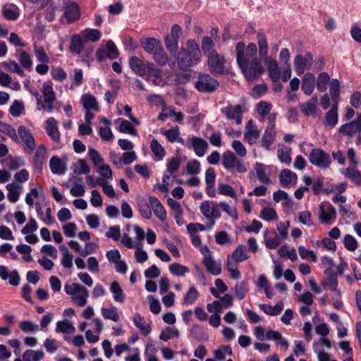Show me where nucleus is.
Returning <instances> with one entry per match:
<instances>
[{"label":"nucleus","mask_w":361,"mask_h":361,"mask_svg":"<svg viewBox=\"0 0 361 361\" xmlns=\"http://www.w3.org/2000/svg\"><path fill=\"white\" fill-rule=\"evenodd\" d=\"M235 49L236 61L245 78L248 82L257 79L264 72L260 60L257 57L247 59L245 56V44L243 42L237 43Z\"/></svg>","instance_id":"obj_1"},{"label":"nucleus","mask_w":361,"mask_h":361,"mask_svg":"<svg viewBox=\"0 0 361 361\" xmlns=\"http://www.w3.org/2000/svg\"><path fill=\"white\" fill-rule=\"evenodd\" d=\"M200 46L195 39H190L186 42V47H181L176 57L178 68L188 71L201 61Z\"/></svg>","instance_id":"obj_2"},{"label":"nucleus","mask_w":361,"mask_h":361,"mask_svg":"<svg viewBox=\"0 0 361 361\" xmlns=\"http://www.w3.org/2000/svg\"><path fill=\"white\" fill-rule=\"evenodd\" d=\"M140 42L145 51L151 54L159 65L164 66L168 63V54L164 51L159 39L154 37H145L142 38Z\"/></svg>","instance_id":"obj_3"},{"label":"nucleus","mask_w":361,"mask_h":361,"mask_svg":"<svg viewBox=\"0 0 361 361\" xmlns=\"http://www.w3.org/2000/svg\"><path fill=\"white\" fill-rule=\"evenodd\" d=\"M219 82L208 73H200L195 83V89L202 93H212L219 87Z\"/></svg>","instance_id":"obj_4"},{"label":"nucleus","mask_w":361,"mask_h":361,"mask_svg":"<svg viewBox=\"0 0 361 361\" xmlns=\"http://www.w3.org/2000/svg\"><path fill=\"white\" fill-rule=\"evenodd\" d=\"M308 159L312 165L323 169L329 168L332 162L330 154L321 148H313Z\"/></svg>","instance_id":"obj_5"},{"label":"nucleus","mask_w":361,"mask_h":361,"mask_svg":"<svg viewBox=\"0 0 361 361\" xmlns=\"http://www.w3.org/2000/svg\"><path fill=\"white\" fill-rule=\"evenodd\" d=\"M214 204V202L213 201L205 200L200 207L202 214L209 220V223L206 227L207 230H210L213 228L215 224V219H219L221 215L219 209Z\"/></svg>","instance_id":"obj_6"},{"label":"nucleus","mask_w":361,"mask_h":361,"mask_svg":"<svg viewBox=\"0 0 361 361\" xmlns=\"http://www.w3.org/2000/svg\"><path fill=\"white\" fill-rule=\"evenodd\" d=\"M226 59L223 55L218 52H213L207 57V65L210 73L214 75H222L228 73L225 66Z\"/></svg>","instance_id":"obj_7"},{"label":"nucleus","mask_w":361,"mask_h":361,"mask_svg":"<svg viewBox=\"0 0 361 361\" xmlns=\"http://www.w3.org/2000/svg\"><path fill=\"white\" fill-rule=\"evenodd\" d=\"M181 35V27L178 24L172 25L170 33L164 38L166 48L170 54H173L177 51L178 48V40Z\"/></svg>","instance_id":"obj_8"},{"label":"nucleus","mask_w":361,"mask_h":361,"mask_svg":"<svg viewBox=\"0 0 361 361\" xmlns=\"http://www.w3.org/2000/svg\"><path fill=\"white\" fill-rule=\"evenodd\" d=\"M184 146L189 149H193L195 154L199 157H202L208 149L207 141L197 136L188 137L185 142Z\"/></svg>","instance_id":"obj_9"},{"label":"nucleus","mask_w":361,"mask_h":361,"mask_svg":"<svg viewBox=\"0 0 361 361\" xmlns=\"http://www.w3.org/2000/svg\"><path fill=\"white\" fill-rule=\"evenodd\" d=\"M313 55L311 52H306L304 56L297 54L294 59V68L298 75L303 74L305 69L310 68L313 63Z\"/></svg>","instance_id":"obj_10"},{"label":"nucleus","mask_w":361,"mask_h":361,"mask_svg":"<svg viewBox=\"0 0 361 361\" xmlns=\"http://www.w3.org/2000/svg\"><path fill=\"white\" fill-rule=\"evenodd\" d=\"M319 218L322 224H332L336 218V209L330 203L321 204Z\"/></svg>","instance_id":"obj_11"},{"label":"nucleus","mask_w":361,"mask_h":361,"mask_svg":"<svg viewBox=\"0 0 361 361\" xmlns=\"http://www.w3.org/2000/svg\"><path fill=\"white\" fill-rule=\"evenodd\" d=\"M128 64L130 68L136 75L144 77V75H146V72L149 71V68L152 63L149 62L144 63L142 60L140 59L137 56H133L129 59Z\"/></svg>","instance_id":"obj_12"},{"label":"nucleus","mask_w":361,"mask_h":361,"mask_svg":"<svg viewBox=\"0 0 361 361\" xmlns=\"http://www.w3.org/2000/svg\"><path fill=\"white\" fill-rule=\"evenodd\" d=\"M80 16L81 13L80 7L78 4L74 1H71L67 4L63 15L68 24H71L78 20Z\"/></svg>","instance_id":"obj_13"},{"label":"nucleus","mask_w":361,"mask_h":361,"mask_svg":"<svg viewBox=\"0 0 361 361\" xmlns=\"http://www.w3.org/2000/svg\"><path fill=\"white\" fill-rule=\"evenodd\" d=\"M221 112L226 115L229 120H235L236 124H241L243 110L242 106L240 104H237L234 106L228 104V106L221 108Z\"/></svg>","instance_id":"obj_14"},{"label":"nucleus","mask_w":361,"mask_h":361,"mask_svg":"<svg viewBox=\"0 0 361 361\" xmlns=\"http://www.w3.org/2000/svg\"><path fill=\"white\" fill-rule=\"evenodd\" d=\"M143 78H145L147 81L151 82L155 85L163 86L165 84L161 76V71L155 68L153 63L149 67V71L146 72V75H145Z\"/></svg>","instance_id":"obj_15"},{"label":"nucleus","mask_w":361,"mask_h":361,"mask_svg":"<svg viewBox=\"0 0 361 361\" xmlns=\"http://www.w3.org/2000/svg\"><path fill=\"white\" fill-rule=\"evenodd\" d=\"M316 86V78L312 73H306L302 78L301 89L305 95L310 96Z\"/></svg>","instance_id":"obj_16"},{"label":"nucleus","mask_w":361,"mask_h":361,"mask_svg":"<svg viewBox=\"0 0 361 361\" xmlns=\"http://www.w3.org/2000/svg\"><path fill=\"white\" fill-rule=\"evenodd\" d=\"M338 122V105L333 104L330 109L326 113L323 123L325 126L335 127Z\"/></svg>","instance_id":"obj_17"},{"label":"nucleus","mask_w":361,"mask_h":361,"mask_svg":"<svg viewBox=\"0 0 361 361\" xmlns=\"http://www.w3.org/2000/svg\"><path fill=\"white\" fill-rule=\"evenodd\" d=\"M149 204L154 215L162 222L166 219V212L159 199L154 196L149 197Z\"/></svg>","instance_id":"obj_18"},{"label":"nucleus","mask_w":361,"mask_h":361,"mask_svg":"<svg viewBox=\"0 0 361 361\" xmlns=\"http://www.w3.org/2000/svg\"><path fill=\"white\" fill-rule=\"evenodd\" d=\"M280 184L282 187H287L290 184H296L298 180L297 174L290 169H284L281 170L279 176Z\"/></svg>","instance_id":"obj_19"},{"label":"nucleus","mask_w":361,"mask_h":361,"mask_svg":"<svg viewBox=\"0 0 361 361\" xmlns=\"http://www.w3.org/2000/svg\"><path fill=\"white\" fill-rule=\"evenodd\" d=\"M49 167L54 174L63 175L66 173L67 166L65 161L57 156H54L49 161Z\"/></svg>","instance_id":"obj_20"},{"label":"nucleus","mask_w":361,"mask_h":361,"mask_svg":"<svg viewBox=\"0 0 361 361\" xmlns=\"http://www.w3.org/2000/svg\"><path fill=\"white\" fill-rule=\"evenodd\" d=\"M47 133L54 142H56L60 140L61 134L58 128V122L54 117L47 119Z\"/></svg>","instance_id":"obj_21"},{"label":"nucleus","mask_w":361,"mask_h":361,"mask_svg":"<svg viewBox=\"0 0 361 361\" xmlns=\"http://www.w3.org/2000/svg\"><path fill=\"white\" fill-rule=\"evenodd\" d=\"M18 133L21 140L30 149L35 148V139L30 129L24 126H20L18 128Z\"/></svg>","instance_id":"obj_22"},{"label":"nucleus","mask_w":361,"mask_h":361,"mask_svg":"<svg viewBox=\"0 0 361 361\" xmlns=\"http://www.w3.org/2000/svg\"><path fill=\"white\" fill-rule=\"evenodd\" d=\"M318 99L317 96H314L307 102L300 105L301 112L306 116H314L316 114Z\"/></svg>","instance_id":"obj_23"},{"label":"nucleus","mask_w":361,"mask_h":361,"mask_svg":"<svg viewBox=\"0 0 361 361\" xmlns=\"http://www.w3.org/2000/svg\"><path fill=\"white\" fill-rule=\"evenodd\" d=\"M324 274L326 276L325 281L329 290L341 294V292L338 290V276L334 274V271L331 268H327L324 270Z\"/></svg>","instance_id":"obj_24"},{"label":"nucleus","mask_w":361,"mask_h":361,"mask_svg":"<svg viewBox=\"0 0 361 361\" xmlns=\"http://www.w3.org/2000/svg\"><path fill=\"white\" fill-rule=\"evenodd\" d=\"M265 62L271 80L273 82H278L281 78V72L276 61L269 59L267 61H265Z\"/></svg>","instance_id":"obj_25"},{"label":"nucleus","mask_w":361,"mask_h":361,"mask_svg":"<svg viewBox=\"0 0 361 361\" xmlns=\"http://www.w3.org/2000/svg\"><path fill=\"white\" fill-rule=\"evenodd\" d=\"M202 264L205 267L207 271L214 276H218L221 273V264L216 262L213 257L209 258H203Z\"/></svg>","instance_id":"obj_26"},{"label":"nucleus","mask_w":361,"mask_h":361,"mask_svg":"<svg viewBox=\"0 0 361 361\" xmlns=\"http://www.w3.org/2000/svg\"><path fill=\"white\" fill-rule=\"evenodd\" d=\"M84 38L80 35H73L71 37L70 51L73 54H80L84 49Z\"/></svg>","instance_id":"obj_27"},{"label":"nucleus","mask_w":361,"mask_h":361,"mask_svg":"<svg viewBox=\"0 0 361 361\" xmlns=\"http://www.w3.org/2000/svg\"><path fill=\"white\" fill-rule=\"evenodd\" d=\"M257 44L259 47V56L261 59L267 61L268 44L267 37L263 32H258L257 35Z\"/></svg>","instance_id":"obj_28"},{"label":"nucleus","mask_w":361,"mask_h":361,"mask_svg":"<svg viewBox=\"0 0 361 361\" xmlns=\"http://www.w3.org/2000/svg\"><path fill=\"white\" fill-rule=\"evenodd\" d=\"M100 121L106 126L105 127L101 126L99 128V134L100 137L105 141L112 140L114 139V134L111 128L109 127L111 125V121L106 117H102L100 119Z\"/></svg>","instance_id":"obj_29"},{"label":"nucleus","mask_w":361,"mask_h":361,"mask_svg":"<svg viewBox=\"0 0 361 361\" xmlns=\"http://www.w3.org/2000/svg\"><path fill=\"white\" fill-rule=\"evenodd\" d=\"M258 180L264 185L271 184V179L265 171V165L260 162H256L254 165Z\"/></svg>","instance_id":"obj_30"},{"label":"nucleus","mask_w":361,"mask_h":361,"mask_svg":"<svg viewBox=\"0 0 361 361\" xmlns=\"http://www.w3.org/2000/svg\"><path fill=\"white\" fill-rule=\"evenodd\" d=\"M162 134L166 136L168 141L171 143L177 142L183 145L185 144V140L180 137V131L178 126L166 130L162 132Z\"/></svg>","instance_id":"obj_31"},{"label":"nucleus","mask_w":361,"mask_h":361,"mask_svg":"<svg viewBox=\"0 0 361 361\" xmlns=\"http://www.w3.org/2000/svg\"><path fill=\"white\" fill-rule=\"evenodd\" d=\"M356 166L348 167L342 171V173L357 186H361V173Z\"/></svg>","instance_id":"obj_32"},{"label":"nucleus","mask_w":361,"mask_h":361,"mask_svg":"<svg viewBox=\"0 0 361 361\" xmlns=\"http://www.w3.org/2000/svg\"><path fill=\"white\" fill-rule=\"evenodd\" d=\"M81 35L84 38V41L96 42L102 37V32L97 29L85 28L81 32Z\"/></svg>","instance_id":"obj_33"},{"label":"nucleus","mask_w":361,"mask_h":361,"mask_svg":"<svg viewBox=\"0 0 361 361\" xmlns=\"http://www.w3.org/2000/svg\"><path fill=\"white\" fill-rule=\"evenodd\" d=\"M150 148L154 155L155 161H161L166 155V151L157 140L153 139L150 142Z\"/></svg>","instance_id":"obj_34"},{"label":"nucleus","mask_w":361,"mask_h":361,"mask_svg":"<svg viewBox=\"0 0 361 361\" xmlns=\"http://www.w3.org/2000/svg\"><path fill=\"white\" fill-rule=\"evenodd\" d=\"M259 308L265 314L270 316H277L283 310V303L282 302H278L274 306H271L268 304L259 305Z\"/></svg>","instance_id":"obj_35"},{"label":"nucleus","mask_w":361,"mask_h":361,"mask_svg":"<svg viewBox=\"0 0 361 361\" xmlns=\"http://www.w3.org/2000/svg\"><path fill=\"white\" fill-rule=\"evenodd\" d=\"M331 79L327 72H321L316 79V87L319 92H325L327 90V85L331 82Z\"/></svg>","instance_id":"obj_36"},{"label":"nucleus","mask_w":361,"mask_h":361,"mask_svg":"<svg viewBox=\"0 0 361 361\" xmlns=\"http://www.w3.org/2000/svg\"><path fill=\"white\" fill-rule=\"evenodd\" d=\"M276 139L275 129L267 128L262 139V147L266 150H270Z\"/></svg>","instance_id":"obj_37"},{"label":"nucleus","mask_w":361,"mask_h":361,"mask_svg":"<svg viewBox=\"0 0 361 361\" xmlns=\"http://www.w3.org/2000/svg\"><path fill=\"white\" fill-rule=\"evenodd\" d=\"M44 159L45 145L42 144L35 152L34 156V166L37 169H38L40 171V173H42V171Z\"/></svg>","instance_id":"obj_38"},{"label":"nucleus","mask_w":361,"mask_h":361,"mask_svg":"<svg viewBox=\"0 0 361 361\" xmlns=\"http://www.w3.org/2000/svg\"><path fill=\"white\" fill-rule=\"evenodd\" d=\"M329 87V96L331 98L333 104L338 105L340 97V82L336 78H332Z\"/></svg>","instance_id":"obj_39"},{"label":"nucleus","mask_w":361,"mask_h":361,"mask_svg":"<svg viewBox=\"0 0 361 361\" xmlns=\"http://www.w3.org/2000/svg\"><path fill=\"white\" fill-rule=\"evenodd\" d=\"M81 103L86 110H98V103L96 97L91 94H84L81 98Z\"/></svg>","instance_id":"obj_40"},{"label":"nucleus","mask_w":361,"mask_h":361,"mask_svg":"<svg viewBox=\"0 0 361 361\" xmlns=\"http://www.w3.org/2000/svg\"><path fill=\"white\" fill-rule=\"evenodd\" d=\"M116 122L119 123V126L118 127V130L119 132L122 133H127L133 136L137 135V132L134 126L127 120L123 118H118Z\"/></svg>","instance_id":"obj_41"},{"label":"nucleus","mask_w":361,"mask_h":361,"mask_svg":"<svg viewBox=\"0 0 361 361\" xmlns=\"http://www.w3.org/2000/svg\"><path fill=\"white\" fill-rule=\"evenodd\" d=\"M214 47L215 44L212 37L205 36L202 38L201 42V50L204 55L209 57V56H211L213 52H217L214 49Z\"/></svg>","instance_id":"obj_42"},{"label":"nucleus","mask_w":361,"mask_h":361,"mask_svg":"<svg viewBox=\"0 0 361 361\" xmlns=\"http://www.w3.org/2000/svg\"><path fill=\"white\" fill-rule=\"evenodd\" d=\"M238 159L235 154L231 150H226L223 154L222 164L226 169H231L235 167Z\"/></svg>","instance_id":"obj_43"},{"label":"nucleus","mask_w":361,"mask_h":361,"mask_svg":"<svg viewBox=\"0 0 361 361\" xmlns=\"http://www.w3.org/2000/svg\"><path fill=\"white\" fill-rule=\"evenodd\" d=\"M1 163L6 165L11 171L16 170L20 166L24 165L23 159L21 157H12L10 156L6 159H1Z\"/></svg>","instance_id":"obj_44"},{"label":"nucleus","mask_w":361,"mask_h":361,"mask_svg":"<svg viewBox=\"0 0 361 361\" xmlns=\"http://www.w3.org/2000/svg\"><path fill=\"white\" fill-rule=\"evenodd\" d=\"M231 258L237 263L247 260L249 258V255L246 252L245 245H238L236 249L232 252Z\"/></svg>","instance_id":"obj_45"},{"label":"nucleus","mask_w":361,"mask_h":361,"mask_svg":"<svg viewBox=\"0 0 361 361\" xmlns=\"http://www.w3.org/2000/svg\"><path fill=\"white\" fill-rule=\"evenodd\" d=\"M56 331L63 334H72L75 331V328L72 322L67 319H63L56 323Z\"/></svg>","instance_id":"obj_46"},{"label":"nucleus","mask_w":361,"mask_h":361,"mask_svg":"<svg viewBox=\"0 0 361 361\" xmlns=\"http://www.w3.org/2000/svg\"><path fill=\"white\" fill-rule=\"evenodd\" d=\"M59 249L62 252L61 264L66 269H71L73 267V255L64 245H60Z\"/></svg>","instance_id":"obj_47"},{"label":"nucleus","mask_w":361,"mask_h":361,"mask_svg":"<svg viewBox=\"0 0 361 361\" xmlns=\"http://www.w3.org/2000/svg\"><path fill=\"white\" fill-rule=\"evenodd\" d=\"M8 192L7 194V198L11 203H15L19 200L20 191L18 189L21 188L20 185H15L13 183L7 184L6 186Z\"/></svg>","instance_id":"obj_48"},{"label":"nucleus","mask_w":361,"mask_h":361,"mask_svg":"<svg viewBox=\"0 0 361 361\" xmlns=\"http://www.w3.org/2000/svg\"><path fill=\"white\" fill-rule=\"evenodd\" d=\"M358 131L357 127L355 126L353 121L341 125L338 130L339 134L348 137L353 136Z\"/></svg>","instance_id":"obj_49"},{"label":"nucleus","mask_w":361,"mask_h":361,"mask_svg":"<svg viewBox=\"0 0 361 361\" xmlns=\"http://www.w3.org/2000/svg\"><path fill=\"white\" fill-rule=\"evenodd\" d=\"M110 291L113 294L114 300L116 302H123L124 293L119 283L114 281L110 285Z\"/></svg>","instance_id":"obj_50"},{"label":"nucleus","mask_w":361,"mask_h":361,"mask_svg":"<svg viewBox=\"0 0 361 361\" xmlns=\"http://www.w3.org/2000/svg\"><path fill=\"white\" fill-rule=\"evenodd\" d=\"M42 350H26L23 354V361H39L44 357Z\"/></svg>","instance_id":"obj_51"},{"label":"nucleus","mask_w":361,"mask_h":361,"mask_svg":"<svg viewBox=\"0 0 361 361\" xmlns=\"http://www.w3.org/2000/svg\"><path fill=\"white\" fill-rule=\"evenodd\" d=\"M137 206L140 215L145 219H150L152 214L149 201L147 202L143 199L138 202Z\"/></svg>","instance_id":"obj_52"},{"label":"nucleus","mask_w":361,"mask_h":361,"mask_svg":"<svg viewBox=\"0 0 361 361\" xmlns=\"http://www.w3.org/2000/svg\"><path fill=\"white\" fill-rule=\"evenodd\" d=\"M102 317L106 319H111L114 322H118L119 320V314L117 311V308L114 306L111 307H102L101 310Z\"/></svg>","instance_id":"obj_53"},{"label":"nucleus","mask_w":361,"mask_h":361,"mask_svg":"<svg viewBox=\"0 0 361 361\" xmlns=\"http://www.w3.org/2000/svg\"><path fill=\"white\" fill-rule=\"evenodd\" d=\"M199 292L194 286H190L184 295L183 304L190 305L193 304L199 297Z\"/></svg>","instance_id":"obj_54"},{"label":"nucleus","mask_w":361,"mask_h":361,"mask_svg":"<svg viewBox=\"0 0 361 361\" xmlns=\"http://www.w3.org/2000/svg\"><path fill=\"white\" fill-rule=\"evenodd\" d=\"M19 328L26 334H35L39 329L38 324L28 320L20 322L19 324Z\"/></svg>","instance_id":"obj_55"},{"label":"nucleus","mask_w":361,"mask_h":361,"mask_svg":"<svg viewBox=\"0 0 361 361\" xmlns=\"http://www.w3.org/2000/svg\"><path fill=\"white\" fill-rule=\"evenodd\" d=\"M170 272L177 276H184L187 273H189L190 269L184 265L179 263H173L169 265Z\"/></svg>","instance_id":"obj_56"},{"label":"nucleus","mask_w":361,"mask_h":361,"mask_svg":"<svg viewBox=\"0 0 361 361\" xmlns=\"http://www.w3.org/2000/svg\"><path fill=\"white\" fill-rule=\"evenodd\" d=\"M259 217L266 221H271L278 219V215L276 210L272 207L263 208L259 214Z\"/></svg>","instance_id":"obj_57"},{"label":"nucleus","mask_w":361,"mask_h":361,"mask_svg":"<svg viewBox=\"0 0 361 361\" xmlns=\"http://www.w3.org/2000/svg\"><path fill=\"white\" fill-rule=\"evenodd\" d=\"M0 131L8 135L13 141L16 142H18V137L16 130L12 126L0 121Z\"/></svg>","instance_id":"obj_58"},{"label":"nucleus","mask_w":361,"mask_h":361,"mask_svg":"<svg viewBox=\"0 0 361 361\" xmlns=\"http://www.w3.org/2000/svg\"><path fill=\"white\" fill-rule=\"evenodd\" d=\"M75 295L74 301L80 307H82L87 303V298L89 296L88 290L86 288L82 287Z\"/></svg>","instance_id":"obj_59"},{"label":"nucleus","mask_w":361,"mask_h":361,"mask_svg":"<svg viewBox=\"0 0 361 361\" xmlns=\"http://www.w3.org/2000/svg\"><path fill=\"white\" fill-rule=\"evenodd\" d=\"M25 109L24 102L20 100H14L9 108V113L14 117H18Z\"/></svg>","instance_id":"obj_60"},{"label":"nucleus","mask_w":361,"mask_h":361,"mask_svg":"<svg viewBox=\"0 0 361 361\" xmlns=\"http://www.w3.org/2000/svg\"><path fill=\"white\" fill-rule=\"evenodd\" d=\"M104 49L106 50V54L109 56V59L114 60L118 57L119 51L112 40L106 42Z\"/></svg>","instance_id":"obj_61"},{"label":"nucleus","mask_w":361,"mask_h":361,"mask_svg":"<svg viewBox=\"0 0 361 361\" xmlns=\"http://www.w3.org/2000/svg\"><path fill=\"white\" fill-rule=\"evenodd\" d=\"M214 205L217 206V208L221 207V209L226 212L228 215L233 218L234 219H238V213L236 208L234 207L230 206L226 202H220L219 204L214 202Z\"/></svg>","instance_id":"obj_62"},{"label":"nucleus","mask_w":361,"mask_h":361,"mask_svg":"<svg viewBox=\"0 0 361 361\" xmlns=\"http://www.w3.org/2000/svg\"><path fill=\"white\" fill-rule=\"evenodd\" d=\"M343 244L348 251H355L358 246L357 240L350 234H346L343 238Z\"/></svg>","instance_id":"obj_63"},{"label":"nucleus","mask_w":361,"mask_h":361,"mask_svg":"<svg viewBox=\"0 0 361 361\" xmlns=\"http://www.w3.org/2000/svg\"><path fill=\"white\" fill-rule=\"evenodd\" d=\"M268 91V87L265 84H257L252 90L251 96L255 99H259Z\"/></svg>","instance_id":"obj_64"}]
</instances>
